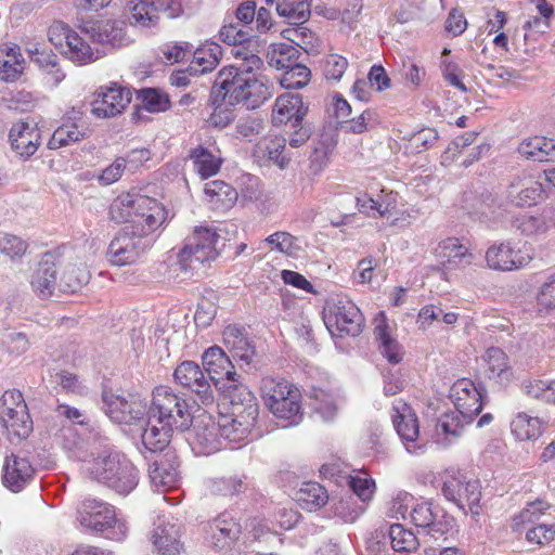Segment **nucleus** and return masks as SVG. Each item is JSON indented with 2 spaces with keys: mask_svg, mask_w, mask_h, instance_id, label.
Here are the masks:
<instances>
[{
  "mask_svg": "<svg viewBox=\"0 0 555 555\" xmlns=\"http://www.w3.org/2000/svg\"><path fill=\"white\" fill-rule=\"evenodd\" d=\"M219 237V234L211 228H195L178 253L179 269L186 273L196 269L198 264L216 260L219 255L217 249Z\"/></svg>",
  "mask_w": 555,
  "mask_h": 555,
  "instance_id": "obj_8",
  "label": "nucleus"
},
{
  "mask_svg": "<svg viewBox=\"0 0 555 555\" xmlns=\"http://www.w3.org/2000/svg\"><path fill=\"white\" fill-rule=\"evenodd\" d=\"M177 384L192 391L204 405L214 403V391L201 366L194 361H183L173 373Z\"/></svg>",
  "mask_w": 555,
  "mask_h": 555,
  "instance_id": "obj_19",
  "label": "nucleus"
},
{
  "mask_svg": "<svg viewBox=\"0 0 555 555\" xmlns=\"http://www.w3.org/2000/svg\"><path fill=\"white\" fill-rule=\"evenodd\" d=\"M47 74V80L53 86H57L65 78V73L59 66L56 55L36 50L33 57Z\"/></svg>",
  "mask_w": 555,
  "mask_h": 555,
  "instance_id": "obj_56",
  "label": "nucleus"
},
{
  "mask_svg": "<svg viewBox=\"0 0 555 555\" xmlns=\"http://www.w3.org/2000/svg\"><path fill=\"white\" fill-rule=\"evenodd\" d=\"M109 216L117 223H131L132 231L146 238L163 227L168 212L157 199L137 192H127L113 201Z\"/></svg>",
  "mask_w": 555,
  "mask_h": 555,
  "instance_id": "obj_4",
  "label": "nucleus"
},
{
  "mask_svg": "<svg viewBox=\"0 0 555 555\" xmlns=\"http://www.w3.org/2000/svg\"><path fill=\"white\" fill-rule=\"evenodd\" d=\"M142 107L151 113L165 112L169 108L168 96L156 89H144L141 91Z\"/></svg>",
  "mask_w": 555,
  "mask_h": 555,
  "instance_id": "obj_58",
  "label": "nucleus"
},
{
  "mask_svg": "<svg viewBox=\"0 0 555 555\" xmlns=\"http://www.w3.org/2000/svg\"><path fill=\"white\" fill-rule=\"evenodd\" d=\"M345 485H348L353 494L358 496L362 504L371 501L375 492L374 480L365 473H358L356 475H345Z\"/></svg>",
  "mask_w": 555,
  "mask_h": 555,
  "instance_id": "obj_52",
  "label": "nucleus"
},
{
  "mask_svg": "<svg viewBox=\"0 0 555 555\" xmlns=\"http://www.w3.org/2000/svg\"><path fill=\"white\" fill-rule=\"evenodd\" d=\"M543 430L544 422L525 412L517 413L511 422V431L518 441L537 440L542 436Z\"/></svg>",
  "mask_w": 555,
  "mask_h": 555,
  "instance_id": "obj_39",
  "label": "nucleus"
},
{
  "mask_svg": "<svg viewBox=\"0 0 555 555\" xmlns=\"http://www.w3.org/2000/svg\"><path fill=\"white\" fill-rule=\"evenodd\" d=\"M550 504L543 500L530 502L512 519V528L520 530L525 525L532 524L540 518L547 509Z\"/></svg>",
  "mask_w": 555,
  "mask_h": 555,
  "instance_id": "obj_54",
  "label": "nucleus"
},
{
  "mask_svg": "<svg viewBox=\"0 0 555 555\" xmlns=\"http://www.w3.org/2000/svg\"><path fill=\"white\" fill-rule=\"evenodd\" d=\"M223 344L237 359L245 364H249L255 356V348L245 336L243 331L236 325H228L222 333Z\"/></svg>",
  "mask_w": 555,
  "mask_h": 555,
  "instance_id": "obj_34",
  "label": "nucleus"
},
{
  "mask_svg": "<svg viewBox=\"0 0 555 555\" xmlns=\"http://www.w3.org/2000/svg\"><path fill=\"white\" fill-rule=\"evenodd\" d=\"M235 59L240 66L223 67L216 79V87L223 91V98L230 103H242L248 109L262 105L273 94V82L261 72L262 60L250 51L236 49Z\"/></svg>",
  "mask_w": 555,
  "mask_h": 555,
  "instance_id": "obj_2",
  "label": "nucleus"
},
{
  "mask_svg": "<svg viewBox=\"0 0 555 555\" xmlns=\"http://www.w3.org/2000/svg\"><path fill=\"white\" fill-rule=\"evenodd\" d=\"M311 72L302 64L295 63L280 78L281 87L285 89H301L310 81Z\"/></svg>",
  "mask_w": 555,
  "mask_h": 555,
  "instance_id": "obj_55",
  "label": "nucleus"
},
{
  "mask_svg": "<svg viewBox=\"0 0 555 555\" xmlns=\"http://www.w3.org/2000/svg\"><path fill=\"white\" fill-rule=\"evenodd\" d=\"M176 429L170 425L158 423L157 418L150 414L146 427L141 435L142 443L151 452L163 451L170 441L171 433Z\"/></svg>",
  "mask_w": 555,
  "mask_h": 555,
  "instance_id": "obj_35",
  "label": "nucleus"
},
{
  "mask_svg": "<svg viewBox=\"0 0 555 555\" xmlns=\"http://www.w3.org/2000/svg\"><path fill=\"white\" fill-rule=\"evenodd\" d=\"M392 411L393 426L403 441L406 451L414 455L423 453L425 444L417 442L420 425L415 412L403 401H397L392 406Z\"/></svg>",
  "mask_w": 555,
  "mask_h": 555,
  "instance_id": "obj_17",
  "label": "nucleus"
},
{
  "mask_svg": "<svg viewBox=\"0 0 555 555\" xmlns=\"http://www.w3.org/2000/svg\"><path fill=\"white\" fill-rule=\"evenodd\" d=\"M61 268L59 289L64 293H75L90 280L88 266L81 259H69L65 263H57Z\"/></svg>",
  "mask_w": 555,
  "mask_h": 555,
  "instance_id": "obj_30",
  "label": "nucleus"
},
{
  "mask_svg": "<svg viewBox=\"0 0 555 555\" xmlns=\"http://www.w3.org/2000/svg\"><path fill=\"white\" fill-rule=\"evenodd\" d=\"M102 399L106 415L115 423L132 424L142 420L146 413L147 403L137 393L124 396L105 390Z\"/></svg>",
  "mask_w": 555,
  "mask_h": 555,
  "instance_id": "obj_12",
  "label": "nucleus"
},
{
  "mask_svg": "<svg viewBox=\"0 0 555 555\" xmlns=\"http://www.w3.org/2000/svg\"><path fill=\"white\" fill-rule=\"evenodd\" d=\"M543 173L522 172L508 184L505 193L506 201L517 207H530L539 203L544 196Z\"/></svg>",
  "mask_w": 555,
  "mask_h": 555,
  "instance_id": "obj_16",
  "label": "nucleus"
},
{
  "mask_svg": "<svg viewBox=\"0 0 555 555\" xmlns=\"http://www.w3.org/2000/svg\"><path fill=\"white\" fill-rule=\"evenodd\" d=\"M90 38L99 43L119 46L124 39L121 23L113 20H101L86 27Z\"/></svg>",
  "mask_w": 555,
  "mask_h": 555,
  "instance_id": "obj_41",
  "label": "nucleus"
},
{
  "mask_svg": "<svg viewBox=\"0 0 555 555\" xmlns=\"http://www.w3.org/2000/svg\"><path fill=\"white\" fill-rule=\"evenodd\" d=\"M24 416L21 414H13L10 422L2 423L9 435L15 436L20 439L27 438L33 431V421L28 413V408L24 409Z\"/></svg>",
  "mask_w": 555,
  "mask_h": 555,
  "instance_id": "obj_59",
  "label": "nucleus"
},
{
  "mask_svg": "<svg viewBox=\"0 0 555 555\" xmlns=\"http://www.w3.org/2000/svg\"><path fill=\"white\" fill-rule=\"evenodd\" d=\"M411 521L431 534H443L451 527V520L430 502L416 503L410 512Z\"/></svg>",
  "mask_w": 555,
  "mask_h": 555,
  "instance_id": "obj_23",
  "label": "nucleus"
},
{
  "mask_svg": "<svg viewBox=\"0 0 555 555\" xmlns=\"http://www.w3.org/2000/svg\"><path fill=\"white\" fill-rule=\"evenodd\" d=\"M27 408L23 393L20 390L11 389L3 392L0 400L1 423L10 422L13 414L24 416V409Z\"/></svg>",
  "mask_w": 555,
  "mask_h": 555,
  "instance_id": "obj_50",
  "label": "nucleus"
},
{
  "mask_svg": "<svg viewBox=\"0 0 555 555\" xmlns=\"http://www.w3.org/2000/svg\"><path fill=\"white\" fill-rule=\"evenodd\" d=\"M12 149L22 157L33 156L40 144V130L36 125L18 121L10 130Z\"/></svg>",
  "mask_w": 555,
  "mask_h": 555,
  "instance_id": "obj_28",
  "label": "nucleus"
},
{
  "mask_svg": "<svg viewBox=\"0 0 555 555\" xmlns=\"http://www.w3.org/2000/svg\"><path fill=\"white\" fill-rule=\"evenodd\" d=\"M468 423L463 422V417L456 412L442 415L436 426L438 435H444L446 437L457 438L461 436L463 428Z\"/></svg>",
  "mask_w": 555,
  "mask_h": 555,
  "instance_id": "obj_60",
  "label": "nucleus"
},
{
  "mask_svg": "<svg viewBox=\"0 0 555 555\" xmlns=\"http://www.w3.org/2000/svg\"><path fill=\"white\" fill-rule=\"evenodd\" d=\"M131 102L129 89L117 83L101 87L91 103V113L96 118H112L121 114Z\"/></svg>",
  "mask_w": 555,
  "mask_h": 555,
  "instance_id": "obj_18",
  "label": "nucleus"
},
{
  "mask_svg": "<svg viewBox=\"0 0 555 555\" xmlns=\"http://www.w3.org/2000/svg\"><path fill=\"white\" fill-rule=\"evenodd\" d=\"M35 469L29 460L12 454L7 457L3 467V485L12 492H20L33 479Z\"/></svg>",
  "mask_w": 555,
  "mask_h": 555,
  "instance_id": "obj_27",
  "label": "nucleus"
},
{
  "mask_svg": "<svg viewBox=\"0 0 555 555\" xmlns=\"http://www.w3.org/2000/svg\"><path fill=\"white\" fill-rule=\"evenodd\" d=\"M434 254L443 272L465 269L475 260L470 248L457 237L440 241Z\"/></svg>",
  "mask_w": 555,
  "mask_h": 555,
  "instance_id": "obj_20",
  "label": "nucleus"
},
{
  "mask_svg": "<svg viewBox=\"0 0 555 555\" xmlns=\"http://www.w3.org/2000/svg\"><path fill=\"white\" fill-rule=\"evenodd\" d=\"M88 137V128L78 122L64 121L52 133L48 146L50 150H56L69 146L74 143L80 142Z\"/></svg>",
  "mask_w": 555,
  "mask_h": 555,
  "instance_id": "obj_42",
  "label": "nucleus"
},
{
  "mask_svg": "<svg viewBox=\"0 0 555 555\" xmlns=\"http://www.w3.org/2000/svg\"><path fill=\"white\" fill-rule=\"evenodd\" d=\"M324 323L332 335L358 336L362 332L363 318L359 308L347 297H337L324 309Z\"/></svg>",
  "mask_w": 555,
  "mask_h": 555,
  "instance_id": "obj_10",
  "label": "nucleus"
},
{
  "mask_svg": "<svg viewBox=\"0 0 555 555\" xmlns=\"http://www.w3.org/2000/svg\"><path fill=\"white\" fill-rule=\"evenodd\" d=\"M532 260V248L514 238L494 241L485 253L487 268L498 272L521 270L529 266Z\"/></svg>",
  "mask_w": 555,
  "mask_h": 555,
  "instance_id": "obj_7",
  "label": "nucleus"
},
{
  "mask_svg": "<svg viewBox=\"0 0 555 555\" xmlns=\"http://www.w3.org/2000/svg\"><path fill=\"white\" fill-rule=\"evenodd\" d=\"M25 60L21 48L14 43L0 44V79L13 82L24 70Z\"/></svg>",
  "mask_w": 555,
  "mask_h": 555,
  "instance_id": "obj_32",
  "label": "nucleus"
},
{
  "mask_svg": "<svg viewBox=\"0 0 555 555\" xmlns=\"http://www.w3.org/2000/svg\"><path fill=\"white\" fill-rule=\"evenodd\" d=\"M150 414L156 417L158 423L179 430L188 429L192 423L186 401L166 386H159L154 390Z\"/></svg>",
  "mask_w": 555,
  "mask_h": 555,
  "instance_id": "obj_9",
  "label": "nucleus"
},
{
  "mask_svg": "<svg viewBox=\"0 0 555 555\" xmlns=\"http://www.w3.org/2000/svg\"><path fill=\"white\" fill-rule=\"evenodd\" d=\"M130 24L139 28H152L158 25V16L153 0H139L129 7Z\"/></svg>",
  "mask_w": 555,
  "mask_h": 555,
  "instance_id": "obj_47",
  "label": "nucleus"
},
{
  "mask_svg": "<svg viewBox=\"0 0 555 555\" xmlns=\"http://www.w3.org/2000/svg\"><path fill=\"white\" fill-rule=\"evenodd\" d=\"M330 511L344 522H353L363 514L365 505L359 503L352 494H346L334 498L330 503Z\"/></svg>",
  "mask_w": 555,
  "mask_h": 555,
  "instance_id": "obj_45",
  "label": "nucleus"
},
{
  "mask_svg": "<svg viewBox=\"0 0 555 555\" xmlns=\"http://www.w3.org/2000/svg\"><path fill=\"white\" fill-rule=\"evenodd\" d=\"M426 75L425 68L411 61L410 59L402 61V77L405 86L415 90L417 89Z\"/></svg>",
  "mask_w": 555,
  "mask_h": 555,
  "instance_id": "obj_63",
  "label": "nucleus"
},
{
  "mask_svg": "<svg viewBox=\"0 0 555 555\" xmlns=\"http://www.w3.org/2000/svg\"><path fill=\"white\" fill-rule=\"evenodd\" d=\"M441 73L444 80L452 87L462 92H467V87L463 82L464 74L460 66L447 59L441 61Z\"/></svg>",
  "mask_w": 555,
  "mask_h": 555,
  "instance_id": "obj_62",
  "label": "nucleus"
},
{
  "mask_svg": "<svg viewBox=\"0 0 555 555\" xmlns=\"http://www.w3.org/2000/svg\"><path fill=\"white\" fill-rule=\"evenodd\" d=\"M486 374L501 385H507L514 377L508 356L498 347L488 348L482 354Z\"/></svg>",
  "mask_w": 555,
  "mask_h": 555,
  "instance_id": "obj_31",
  "label": "nucleus"
},
{
  "mask_svg": "<svg viewBox=\"0 0 555 555\" xmlns=\"http://www.w3.org/2000/svg\"><path fill=\"white\" fill-rule=\"evenodd\" d=\"M190 158L193 162L195 172L201 179H208L217 175L222 165V158L206 147L197 146L191 151Z\"/></svg>",
  "mask_w": 555,
  "mask_h": 555,
  "instance_id": "obj_43",
  "label": "nucleus"
},
{
  "mask_svg": "<svg viewBox=\"0 0 555 555\" xmlns=\"http://www.w3.org/2000/svg\"><path fill=\"white\" fill-rule=\"evenodd\" d=\"M182 524L172 516H159L151 535L155 548L163 554H176L182 548Z\"/></svg>",
  "mask_w": 555,
  "mask_h": 555,
  "instance_id": "obj_21",
  "label": "nucleus"
},
{
  "mask_svg": "<svg viewBox=\"0 0 555 555\" xmlns=\"http://www.w3.org/2000/svg\"><path fill=\"white\" fill-rule=\"evenodd\" d=\"M298 503L308 511H315L328 502V494L318 482H304L296 494Z\"/></svg>",
  "mask_w": 555,
  "mask_h": 555,
  "instance_id": "obj_46",
  "label": "nucleus"
},
{
  "mask_svg": "<svg viewBox=\"0 0 555 555\" xmlns=\"http://www.w3.org/2000/svg\"><path fill=\"white\" fill-rule=\"evenodd\" d=\"M59 264L51 254L43 256L31 276V287L42 299L49 298L59 288Z\"/></svg>",
  "mask_w": 555,
  "mask_h": 555,
  "instance_id": "obj_25",
  "label": "nucleus"
},
{
  "mask_svg": "<svg viewBox=\"0 0 555 555\" xmlns=\"http://www.w3.org/2000/svg\"><path fill=\"white\" fill-rule=\"evenodd\" d=\"M204 193L215 209L228 210L238 198L237 191L222 180L207 182Z\"/></svg>",
  "mask_w": 555,
  "mask_h": 555,
  "instance_id": "obj_40",
  "label": "nucleus"
},
{
  "mask_svg": "<svg viewBox=\"0 0 555 555\" xmlns=\"http://www.w3.org/2000/svg\"><path fill=\"white\" fill-rule=\"evenodd\" d=\"M483 388L469 378H460L453 383L449 398L464 423H470L482 409Z\"/></svg>",
  "mask_w": 555,
  "mask_h": 555,
  "instance_id": "obj_15",
  "label": "nucleus"
},
{
  "mask_svg": "<svg viewBox=\"0 0 555 555\" xmlns=\"http://www.w3.org/2000/svg\"><path fill=\"white\" fill-rule=\"evenodd\" d=\"M264 242L271 246L272 250H276L288 256H294L300 249L297 238L288 232H275L269 235Z\"/></svg>",
  "mask_w": 555,
  "mask_h": 555,
  "instance_id": "obj_57",
  "label": "nucleus"
},
{
  "mask_svg": "<svg viewBox=\"0 0 555 555\" xmlns=\"http://www.w3.org/2000/svg\"><path fill=\"white\" fill-rule=\"evenodd\" d=\"M67 60L76 65H87L100 59L98 49L92 48L89 42L76 31L69 35V40L61 52Z\"/></svg>",
  "mask_w": 555,
  "mask_h": 555,
  "instance_id": "obj_38",
  "label": "nucleus"
},
{
  "mask_svg": "<svg viewBox=\"0 0 555 555\" xmlns=\"http://www.w3.org/2000/svg\"><path fill=\"white\" fill-rule=\"evenodd\" d=\"M237 393L230 396V410L220 413L218 422L210 416L199 417L193 427L190 441L197 455H210L228 443H242L251 439L258 416V403L247 387L237 386Z\"/></svg>",
  "mask_w": 555,
  "mask_h": 555,
  "instance_id": "obj_1",
  "label": "nucleus"
},
{
  "mask_svg": "<svg viewBox=\"0 0 555 555\" xmlns=\"http://www.w3.org/2000/svg\"><path fill=\"white\" fill-rule=\"evenodd\" d=\"M206 539L218 550L230 545L240 533V525L228 514H221L205 528Z\"/></svg>",
  "mask_w": 555,
  "mask_h": 555,
  "instance_id": "obj_29",
  "label": "nucleus"
},
{
  "mask_svg": "<svg viewBox=\"0 0 555 555\" xmlns=\"http://www.w3.org/2000/svg\"><path fill=\"white\" fill-rule=\"evenodd\" d=\"M77 520L83 530L103 532L107 539L114 541H122L129 531L127 521L117 517L112 505L94 499L82 502Z\"/></svg>",
  "mask_w": 555,
  "mask_h": 555,
  "instance_id": "obj_6",
  "label": "nucleus"
},
{
  "mask_svg": "<svg viewBox=\"0 0 555 555\" xmlns=\"http://www.w3.org/2000/svg\"><path fill=\"white\" fill-rule=\"evenodd\" d=\"M150 477L156 487L175 488L180 479L176 456L166 453L163 459L156 461L150 468Z\"/></svg>",
  "mask_w": 555,
  "mask_h": 555,
  "instance_id": "obj_37",
  "label": "nucleus"
},
{
  "mask_svg": "<svg viewBox=\"0 0 555 555\" xmlns=\"http://www.w3.org/2000/svg\"><path fill=\"white\" fill-rule=\"evenodd\" d=\"M438 132L434 128H425L414 133L410 140V147L415 152L421 153L433 147L438 141Z\"/></svg>",
  "mask_w": 555,
  "mask_h": 555,
  "instance_id": "obj_64",
  "label": "nucleus"
},
{
  "mask_svg": "<svg viewBox=\"0 0 555 555\" xmlns=\"http://www.w3.org/2000/svg\"><path fill=\"white\" fill-rule=\"evenodd\" d=\"M442 493L464 512L467 509L473 515H479L481 491L478 480L467 479L461 474L450 475L443 481Z\"/></svg>",
  "mask_w": 555,
  "mask_h": 555,
  "instance_id": "obj_14",
  "label": "nucleus"
},
{
  "mask_svg": "<svg viewBox=\"0 0 555 555\" xmlns=\"http://www.w3.org/2000/svg\"><path fill=\"white\" fill-rule=\"evenodd\" d=\"M276 12L291 24H302L310 17L311 0H282L276 5Z\"/></svg>",
  "mask_w": 555,
  "mask_h": 555,
  "instance_id": "obj_49",
  "label": "nucleus"
},
{
  "mask_svg": "<svg viewBox=\"0 0 555 555\" xmlns=\"http://www.w3.org/2000/svg\"><path fill=\"white\" fill-rule=\"evenodd\" d=\"M150 247V242L134 231H119L111 241L107 250V261L117 267L134 263Z\"/></svg>",
  "mask_w": 555,
  "mask_h": 555,
  "instance_id": "obj_13",
  "label": "nucleus"
},
{
  "mask_svg": "<svg viewBox=\"0 0 555 555\" xmlns=\"http://www.w3.org/2000/svg\"><path fill=\"white\" fill-rule=\"evenodd\" d=\"M221 55L222 48L220 44L205 42L193 53V68L201 74L211 72L218 66Z\"/></svg>",
  "mask_w": 555,
  "mask_h": 555,
  "instance_id": "obj_44",
  "label": "nucleus"
},
{
  "mask_svg": "<svg viewBox=\"0 0 555 555\" xmlns=\"http://www.w3.org/2000/svg\"><path fill=\"white\" fill-rule=\"evenodd\" d=\"M509 204L504 198H499L491 194L482 195L475 207V215L478 220L486 223L491 229L507 228L509 222V212L506 205Z\"/></svg>",
  "mask_w": 555,
  "mask_h": 555,
  "instance_id": "obj_22",
  "label": "nucleus"
},
{
  "mask_svg": "<svg viewBox=\"0 0 555 555\" xmlns=\"http://www.w3.org/2000/svg\"><path fill=\"white\" fill-rule=\"evenodd\" d=\"M518 153L534 162H555V140L545 137H532L521 141Z\"/></svg>",
  "mask_w": 555,
  "mask_h": 555,
  "instance_id": "obj_36",
  "label": "nucleus"
},
{
  "mask_svg": "<svg viewBox=\"0 0 555 555\" xmlns=\"http://www.w3.org/2000/svg\"><path fill=\"white\" fill-rule=\"evenodd\" d=\"M299 50L292 43H272L268 51V63L284 72L297 63Z\"/></svg>",
  "mask_w": 555,
  "mask_h": 555,
  "instance_id": "obj_48",
  "label": "nucleus"
},
{
  "mask_svg": "<svg viewBox=\"0 0 555 555\" xmlns=\"http://www.w3.org/2000/svg\"><path fill=\"white\" fill-rule=\"evenodd\" d=\"M388 537L390 545L396 552L410 553L416 550L418 545L415 534L400 524H393L389 527Z\"/></svg>",
  "mask_w": 555,
  "mask_h": 555,
  "instance_id": "obj_51",
  "label": "nucleus"
},
{
  "mask_svg": "<svg viewBox=\"0 0 555 555\" xmlns=\"http://www.w3.org/2000/svg\"><path fill=\"white\" fill-rule=\"evenodd\" d=\"M207 487L212 494L227 496L244 492L247 489V483L243 477L229 476L211 478L208 480Z\"/></svg>",
  "mask_w": 555,
  "mask_h": 555,
  "instance_id": "obj_53",
  "label": "nucleus"
},
{
  "mask_svg": "<svg viewBox=\"0 0 555 555\" xmlns=\"http://www.w3.org/2000/svg\"><path fill=\"white\" fill-rule=\"evenodd\" d=\"M82 459L85 469L96 480L121 495L129 494L139 482V472L127 456L103 440L88 443Z\"/></svg>",
  "mask_w": 555,
  "mask_h": 555,
  "instance_id": "obj_3",
  "label": "nucleus"
},
{
  "mask_svg": "<svg viewBox=\"0 0 555 555\" xmlns=\"http://www.w3.org/2000/svg\"><path fill=\"white\" fill-rule=\"evenodd\" d=\"M374 334L383 357L391 364L400 363L404 357V349L398 343L384 312H379L374 319Z\"/></svg>",
  "mask_w": 555,
  "mask_h": 555,
  "instance_id": "obj_24",
  "label": "nucleus"
},
{
  "mask_svg": "<svg viewBox=\"0 0 555 555\" xmlns=\"http://www.w3.org/2000/svg\"><path fill=\"white\" fill-rule=\"evenodd\" d=\"M202 363L215 386L222 389L229 399L231 393L238 392L236 390L237 386L245 387L240 383L230 358L219 346H212L205 350L202 356Z\"/></svg>",
  "mask_w": 555,
  "mask_h": 555,
  "instance_id": "obj_11",
  "label": "nucleus"
},
{
  "mask_svg": "<svg viewBox=\"0 0 555 555\" xmlns=\"http://www.w3.org/2000/svg\"><path fill=\"white\" fill-rule=\"evenodd\" d=\"M307 106L304 105L299 94L285 93L276 98L272 109V122L275 126L292 122L297 127L307 114Z\"/></svg>",
  "mask_w": 555,
  "mask_h": 555,
  "instance_id": "obj_26",
  "label": "nucleus"
},
{
  "mask_svg": "<svg viewBox=\"0 0 555 555\" xmlns=\"http://www.w3.org/2000/svg\"><path fill=\"white\" fill-rule=\"evenodd\" d=\"M313 409L323 421L328 422L335 418L338 411V404L332 395L320 391L315 395Z\"/></svg>",
  "mask_w": 555,
  "mask_h": 555,
  "instance_id": "obj_61",
  "label": "nucleus"
},
{
  "mask_svg": "<svg viewBox=\"0 0 555 555\" xmlns=\"http://www.w3.org/2000/svg\"><path fill=\"white\" fill-rule=\"evenodd\" d=\"M286 139L280 135H267L255 145V155L267 158L280 169H284L291 162V156L285 152Z\"/></svg>",
  "mask_w": 555,
  "mask_h": 555,
  "instance_id": "obj_33",
  "label": "nucleus"
},
{
  "mask_svg": "<svg viewBox=\"0 0 555 555\" xmlns=\"http://www.w3.org/2000/svg\"><path fill=\"white\" fill-rule=\"evenodd\" d=\"M260 392L266 406L284 427L298 425L302 420L300 390L284 378L266 376Z\"/></svg>",
  "mask_w": 555,
  "mask_h": 555,
  "instance_id": "obj_5",
  "label": "nucleus"
}]
</instances>
